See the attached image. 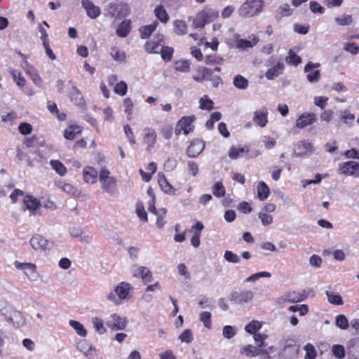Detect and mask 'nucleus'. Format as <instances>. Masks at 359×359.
<instances>
[{
	"mask_svg": "<svg viewBox=\"0 0 359 359\" xmlns=\"http://www.w3.org/2000/svg\"><path fill=\"white\" fill-rule=\"evenodd\" d=\"M313 151V144L308 140H303L298 142L294 149L293 156L295 157H302L310 155Z\"/></svg>",
	"mask_w": 359,
	"mask_h": 359,
	"instance_id": "9b49d317",
	"label": "nucleus"
},
{
	"mask_svg": "<svg viewBox=\"0 0 359 359\" xmlns=\"http://www.w3.org/2000/svg\"><path fill=\"white\" fill-rule=\"evenodd\" d=\"M161 55V57L166 62L170 61L172 59L173 49L168 46H163L160 52Z\"/></svg>",
	"mask_w": 359,
	"mask_h": 359,
	"instance_id": "5fc2aeb1",
	"label": "nucleus"
},
{
	"mask_svg": "<svg viewBox=\"0 0 359 359\" xmlns=\"http://www.w3.org/2000/svg\"><path fill=\"white\" fill-rule=\"evenodd\" d=\"M11 74L12 75L18 86L22 88L25 86L26 80L23 76H22L20 72L15 70H12L11 71Z\"/></svg>",
	"mask_w": 359,
	"mask_h": 359,
	"instance_id": "3c124183",
	"label": "nucleus"
},
{
	"mask_svg": "<svg viewBox=\"0 0 359 359\" xmlns=\"http://www.w3.org/2000/svg\"><path fill=\"white\" fill-rule=\"evenodd\" d=\"M336 325L341 330H346L348 327V321L344 315H339L336 318Z\"/></svg>",
	"mask_w": 359,
	"mask_h": 359,
	"instance_id": "6e6d98bb",
	"label": "nucleus"
},
{
	"mask_svg": "<svg viewBox=\"0 0 359 359\" xmlns=\"http://www.w3.org/2000/svg\"><path fill=\"white\" fill-rule=\"evenodd\" d=\"M255 297V292L247 289L236 290L232 291L229 295V299L233 304L244 306L251 302Z\"/></svg>",
	"mask_w": 359,
	"mask_h": 359,
	"instance_id": "7ed1b4c3",
	"label": "nucleus"
},
{
	"mask_svg": "<svg viewBox=\"0 0 359 359\" xmlns=\"http://www.w3.org/2000/svg\"><path fill=\"white\" fill-rule=\"evenodd\" d=\"M157 21L153 22L149 25L142 27L140 29L142 39H147L150 36L153 32H154L158 26Z\"/></svg>",
	"mask_w": 359,
	"mask_h": 359,
	"instance_id": "c85d7f7f",
	"label": "nucleus"
},
{
	"mask_svg": "<svg viewBox=\"0 0 359 359\" xmlns=\"http://www.w3.org/2000/svg\"><path fill=\"white\" fill-rule=\"evenodd\" d=\"M241 353L245 355L248 357H255L259 355L264 354L266 353V351L259 348L258 347L253 346L252 345L245 346L241 349Z\"/></svg>",
	"mask_w": 359,
	"mask_h": 359,
	"instance_id": "5701e85b",
	"label": "nucleus"
},
{
	"mask_svg": "<svg viewBox=\"0 0 359 359\" xmlns=\"http://www.w3.org/2000/svg\"><path fill=\"white\" fill-rule=\"evenodd\" d=\"M69 324L76 331L78 335L82 337H86L87 330L81 323L74 320H70Z\"/></svg>",
	"mask_w": 359,
	"mask_h": 359,
	"instance_id": "c9c22d12",
	"label": "nucleus"
},
{
	"mask_svg": "<svg viewBox=\"0 0 359 359\" xmlns=\"http://www.w3.org/2000/svg\"><path fill=\"white\" fill-rule=\"evenodd\" d=\"M173 67L177 72H188L190 70V62L187 60H176L173 63Z\"/></svg>",
	"mask_w": 359,
	"mask_h": 359,
	"instance_id": "2f4dec72",
	"label": "nucleus"
},
{
	"mask_svg": "<svg viewBox=\"0 0 359 359\" xmlns=\"http://www.w3.org/2000/svg\"><path fill=\"white\" fill-rule=\"evenodd\" d=\"M127 84L124 81H120L116 84L114 87V92L121 95L123 96L127 93Z\"/></svg>",
	"mask_w": 359,
	"mask_h": 359,
	"instance_id": "0e129e2a",
	"label": "nucleus"
},
{
	"mask_svg": "<svg viewBox=\"0 0 359 359\" xmlns=\"http://www.w3.org/2000/svg\"><path fill=\"white\" fill-rule=\"evenodd\" d=\"M226 193L225 188L221 182H217L212 187V194L217 198L224 196Z\"/></svg>",
	"mask_w": 359,
	"mask_h": 359,
	"instance_id": "a18cd8bd",
	"label": "nucleus"
},
{
	"mask_svg": "<svg viewBox=\"0 0 359 359\" xmlns=\"http://www.w3.org/2000/svg\"><path fill=\"white\" fill-rule=\"evenodd\" d=\"M204 147L205 144L202 141L199 140H194L188 147L187 154L191 158H195L203 151Z\"/></svg>",
	"mask_w": 359,
	"mask_h": 359,
	"instance_id": "2eb2a0df",
	"label": "nucleus"
},
{
	"mask_svg": "<svg viewBox=\"0 0 359 359\" xmlns=\"http://www.w3.org/2000/svg\"><path fill=\"white\" fill-rule=\"evenodd\" d=\"M81 133V128L79 126H69L64 133V137L67 140H74L77 134Z\"/></svg>",
	"mask_w": 359,
	"mask_h": 359,
	"instance_id": "7c9ffc66",
	"label": "nucleus"
},
{
	"mask_svg": "<svg viewBox=\"0 0 359 359\" xmlns=\"http://www.w3.org/2000/svg\"><path fill=\"white\" fill-rule=\"evenodd\" d=\"M285 61L289 65L297 66L301 63L302 59L299 55H296L292 50H290L285 57Z\"/></svg>",
	"mask_w": 359,
	"mask_h": 359,
	"instance_id": "a19ab883",
	"label": "nucleus"
},
{
	"mask_svg": "<svg viewBox=\"0 0 359 359\" xmlns=\"http://www.w3.org/2000/svg\"><path fill=\"white\" fill-rule=\"evenodd\" d=\"M128 320L126 317L121 316L117 313L111 314L106 321L107 326L111 330H123L126 328Z\"/></svg>",
	"mask_w": 359,
	"mask_h": 359,
	"instance_id": "0eeeda50",
	"label": "nucleus"
},
{
	"mask_svg": "<svg viewBox=\"0 0 359 359\" xmlns=\"http://www.w3.org/2000/svg\"><path fill=\"white\" fill-rule=\"evenodd\" d=\"M92 323L94 328L99 334H103L106 332V329L104 327L103 321L98 317H94L92 319Z\"/></svg>",
	"mask_w": 359,
	"mask_h": 359,
	"instance_id": "c03bdc74",
	"label": "nucleus"
},
{
	"mask_svg": "<svg viewBox=\"0 0 359 359\" xmlns=\"http://www.w3.org/2000/svg\"><path fill=\"white\" fill-rule=\"evenodd\" d=\"M344 49L351 55H356L359 52V46L354 42L347 43L344 45Z\"/></svg>",
	"mask_w": 359,
	"mask_h": 359,
	"instance_id": "774afa93",
	"label": "nucleus"
},
{
	"mask_svg": "<svg viewBox=\"0 0 359 359\" xmlns=\"http://www.w3.org/2000/svg\"><path fill=\"white\" fill-rule=\"evenodd\" d=\"M70 100L74 104L79 107H83L85 105V101L81 92L74 86H72Z\"/></svg>",
	"mask_w": 359,
	"mask_h": 359,
	"instance_id": "b1692460",
	"label": "nucleus"
},
{
	"mask_svg": "<svg viewBox=\"0 0 359 359\" xmlns=\"http://www.w3.org/2000/svg\"><path fill=\"white\" fill-rule=\"evenodd\" d=\"M155 16L163 23H166L169 20V15L162 5L157 6L154 9Z\"/></svg>",
	"mask_w": 359,
	"mask_h": 359,
	"instance_id": "c756f323",
	"label": "nucleus"
},
{
	"mask_svg": "<svg viewBox=\"0 0 359 359\" xmlns=\"http://www.w3.org/2000/svg\"><path fill=\"white\" fill-rule=\"evenodd\" d=\"M262 327V324L257 320H252L245 327V330L250 334H257V331Z\"/></svg>",
	"mask_w": 359,
	"mask_h": 359,
	"instance_id": "49530a36",
	"label": "nucleus"
},
{
	"mask_svg": "<svg viewBox=\"0 0 359 359\" xmlns=\"http://www.w3.org/2000/svg\"><path fill=\"white\" fill-rule=\"evenodd\" d=\"M50 165L59 175L64 176L67 173V168L59 160H50Z\"/></svg>",
	"mask_w": 359,
	"mask_h": 359,
	"instance_id": "72a5a7b5",
	"label": "nucleus"
},
{
	"mask_svg": "<svg viewBox=\"0 0 359 359\" xmlns=\"http://www.w3.org/2000/svg\"><path fill=\"white\" fill-rule=\"evenodd\" d=\"M306 79L310 83H317L320 79V73L319 70L313 69L309 72H306Z\"/></svg>",
	"mask_w": 359,
	"mask_h": 359,
	"instance_id": "13d9d810",
	"label": "nucleus"
},
{
	"mask_svg": "<svg viewBox=\"0 0 359 359\" xmlns=\"http://www.w3.org/2000/svg\"><path fill=\"white\" fill-rule=\"evenodd\" d=\"M201 12L203 13V16L205 18L208 23L214 21L215 19L217 18L219 15L217 11L209 8L202 10Z\"/></svg>",
	"mask_w": 359,
	"mask_h": 359,
	"instance_id": "de8ad7c7",
	"label": "nucleus"
},
{
	"mask_svg": "<svg viewBox=\"0 0 359 359\" xmlns=\"http://www.w3.org/2000/svg\"><path fill=\"white\" fill-rule=\"evenodd\" d=\"M304 296L303 294L296 291H290L281 297V300L283 302H299L303 301Z\"/></svg>",
	"mask_w": 359,
	"mask_h": 359,
	"instance_id": "4be33fe9",
	"label": "nucleus"
},
{
	"mask_svg": "<svg viewBox=\"0 0 359 359\" xmlns=\"http://www.w3.org/2000/svg\"><path fill=\"white\" fill-rule=\"evenodd\" d=\"M104 15L114 18V19H121L128 16L130 13V8L126 4L109 3L104 9Z\"/></svg>",
	"mask_w": 359,
	"mask_h": 359,
	"instance_id": "20e7f679",
	"label": "nucleus"
},
{
	"mask_svg": "<svg viewBox=\"0 0 359 359\" xmlns=\"http://www.w3.org/2000/svg\"><path fill=\"white\" fill-rule=\"evenodd\" d=\"M262 8V0H246L239 8L238 12L241 17L248 18L260 13Z\"/></svg>",
	"mask_w": 359,
	"mask_h": 359,
	"instance_id": "f03ea898",
	"label": "nucleus"
},
{
	"mask_svg": "<svg viewBox=\"0 0 359 359\" xmlns=\"http://www.w3.org/2000/svg\"><path fill=\"white\" fill-rule=\"evenodd\" d=\"M200 320L203 323L204 326L210 329L212 327L211 313L208 311H203L200 313Z\"/></svg>",
	"mask_w": 359,
	"mask_h": 359,
	"instance_id": "864d4df0",
	"label": "nucleus"
},
{
	"mask_svg": "<svg viewBox=\"0 0 359 359\" xmlns=\"http://www.w3.org/2000/svg\"><path fill=\"white\" fill-rule=\"evenodd\" d=\"M123 107L124 111L127 114V117L128 120L131 119V116L133 114V103L130 98L127 97L123 100Z\"/></svg>",
	"mask_w": 359,
	"mask_h": 359,
	"instance_id": "603ef678",
	"label": "nucleus"
},
{
	"mask_svg": "<svg viewBox=\"0 0 359 359\" xmlns=\"http://www.w3.org/2000/svg\"><path fill=\"white\" fill-rule=\"evenodd\" d=\"M271 273L267 272V271H261V272H257L256 273H254V274L248 276L245 280V282H246V283L255 282L261 278H271Z\"/></svg>",
	"mask_w": 359,
	"mask_h": 359,
	"instance_id": "37998d69",
	"label": "nucleus"
},
{
	"mask_svg": "<svg viewBox=\"0 0 359 359\" xmlns=\"http://www.w3.org/2000/svg\"><path fill=\"white\" fill-rule=\"evenodd\" d=\"M258 42V39L253 38L252 41L246 39H240L237 41V47L240 49H248L255 46Z\"/></svg>",
	"mask_w": 359,
	"mask_h": 359,
	"instance_id": "4c0bfd02",
	"label": "nucleus"
},
{
	"mask_svg": "<svg viewBox=\"0 0 359 359\" xmlns=\"http://www.w3.org/2000/svg\"><path fill=\"white\" fill-rule=\"evenodd\" d=\"M233 85L238 89L245 90L248 86V81L241 75H236L233 79Z\"/></svg>",
	"mask_w": 359,
	"mask_h": 359,
	"instance_id": "58836bf2",
	"label": "nucleus"
},
{
	"mask_svg": "<svg viewBox=\"0 0 359 359\" xmlns=\"http://www.w3.org/2000/svg\"><path fill=\"white\" fill-rule=\"evenodd\" d=\"M99 181L103 192L110 196H114L117 191V180L110 174L109 170L105 167L100 168L99 172Z\"/></svg>",
	"mask_w": 359,
	"mask_h": 359,
	"instance_id": "f257e3e1",
	"label": "nucleus"
},
{
	"mask_svg": "<svg viewBox=\"0 0 359 359\" xmlns=\"http://www.w3.org/2000/svg\"><path fill=\"white\" fill-rule=\"evenodd\" d=\"M268 109L265 107L257 109L253 114L252 121L255 125L264 128L268 123Z\"/></svg>",
	"mask_w": 359,
	"mask_h": 359,
	"instance_id": "f8f14e48",
	"label": "nucleus"
},
{
	"mask_svg": "<svg viewBox=\"0 0 359 359\" xmlns=\"http://www.w3.org/2000/svg\"><path fill=\"white\" fill-rule=\"evenodd\" d=\"M130 21L123 20L116 29V34L120 37H126L130 32Z\"/></svg>",
	"mask_w": 359,
	"mask_h": 359,
	"instance_id": "bb28decb",
	"label": "nucleus"
},
{
	"mask_svg": "<svg viewBox=\"0 0 359 359\" xmlns=\"http://www.w3.org/2000/svg\"><path fill=\"white\" fill-rule=\"evenodd\" d=\"M269 195V189L264 182H260L257 185V196L260 201L266 200Z\"/></svg>",
	"mask_w": 359,
	"mask_h": 359,
	"instance_id": "473e14b6",
	"label": "nucleus"
},
{
	"mask_svg": "<svg viewBox=\"0 0 359 359\" xmlns=\"http://www.w3.org/2000/svg\"><path fill=\"white\" fill-rule=\"evenodd\" d=\"M335 22L341 26H347L352 23L353 18L351 15H345L335 18Z\"/></svg>",
	"mask_w": 359,
	"mask_h": 359,
	"instance_id": "052dcab7",
	"label": "nucleus"
},
{
	"mask_svg": "<svg viewBox=\"0 0 359 359\" xmlns=\"http://www.w3.org/2000/svg\"><path fill=\"white\" fill-rule=\"evenodd\" d=\"M158 183L161 190L167 194L175 195V189L168 182L165 175L163 173L158 174Z\"/></svg>",
	"mask_w": 359,
	"mask_h": 359,
	"instance_id": "aec40b11",
	"label": "nucleus"
},
{
	"mask_svg": "<svg viewBox=\"0 0 359 359\" xmlns=\"http://www.w3.org/2000/svg\"><path fill=\"white\" fill-rule=\"evenodd\" d=\"M325 294L329 303L334 305L343 304V301L340 295L330 292L329 291H326Z\"/></svg>",
	"mask_w": 359,
	"mask_h": 359,
	"instance_id": "09e8293b",
	"label": "nucleus"
},
{
	"mask_svg": "<svg viewBox=\"0 0 359 359\" xmlns=\"http://www.w3.org/2000/svg\"><path fill=\"white\" fill-rule=\"evenodd\" d=\"M224 258L229 263L238 264L241 262L239 256L230 250H226L224 252Z\"/></svg>",
	"mask_w": 359,
	"mask_h": 359,
	"instance_id": "8fccbe9b",
	"label": "nucleus"
},
{
	"mask_svg": "<svg viewBox=\"0 0 359 359\" xmlns=\"http://www.w3.org/2000/svg\"><path fill=\"white\" fill-rule=\"evenodd\" d=\"M163 40V35H158L157 39L147 41L145 44V50L149 53H158L161 50V42Z\"/></svg>",
	"mask_w": 359,
	"mask_h": 359,
	"instance_id": "6ab92c4d",
	"label": "nucleus"
},
{
	"mask_svg": "<svg viewBox=\"0 0 359 359\" xmlns=\"http://www.w3.org/2000/svg\"><path fill=\"white\" fill-rule=\"evenodd\" d=\"M143 143L147 146L146 150L150 151L154 147L157 140V134L152 128H144L142 130Z\"/></svg>",
	"mask_w": 359,
	"mask_h": 359,
	"instance_id": "9d476101",
	"label": "nucleus"
},
{
	"mask_svg": "<svg viewBox=\"0 0 359 359\" xmlns=\"http://www.w3.org/2000/svg\"><path fill=\"white\" fill-rule=\"evenodd\" d=\"M306 351L305 359H315L316 356V351L314 346L311 344H307L304 346Z\"/></svg>",
	"mask_w": 359,
	"mask_h": 359,
	"instance_id": "69168bd1",
	"label": "nucleus"
},
{
	"mask_svg": "<svg viewBox=\"0 0 359 359\" xmlns=\"http://www.w3.org/2000/svg\"><path fill=\"white\" fill-rule=\"evenodd\" d=\"M140 272L142 273L140 277L142 279L143 282L147 283L151 282L152 280V273L150 270L145 266H140Z\"/></svg>",
	"mask_w": 359,
	"mask_h": 359,
	"instance_id": "e2e57ef3",
	"label": "nucleus"
},
{
	"mask_svg": "<svg viewBox=\"0 0 359 359\" xmlns=\"http://www.w3.org/2000/svg\"><path fill=\"white\" fill-rule=\"evenodd\" d=\"M55 185L59 189L69 195L78 196L79 194V191L74 186L62 180L55 182Z\"/></svg>",
	"mask_w": 359,
	"mask_h": 359,
	"instance_id": "412c9836",
	"label": "nucleus"
},
{
	"mask_svg": "<svg viewBox=\"0 0 359 359\" xmlns=\"http://www.w3.org/2000/svg\"><path fill=\"white\" fill-rule=\"evenodd\" d=\"M199 107L203 110L210 111L213 108V102L205 95L199 100Z\"/></svg>",
	"mask_w": 359,
	"mask_h": 359,
	"instance_id": "ea45409f",
	"label": "nucleus"
},
{
	"mask_svg": "<svg viewBox=\"0 0 359 359\" xmlns=\"http://www.w3.org/2000/svg\"><path fill=\"white\" fill-rule=\"evenodd\" d=\"M355 119V115L352 114L348 109H344L340 111L339 120L344 124L351 127L353 121Z\"/></svg>",
	"mask_w": 359,
	"mask_h": 359,
	"instance_id": "cd10ccee",
	"label": "nucleus"
},
{
	"mask_svg": "<svg viewBox=\"0 0 359 359\" xmlns=\"http://www.w3.org/2000/svg\"><path fill=\"white\" fill-rule=\"evenodd\" d=\"M195 120V116H186L182 117L177 123L175 133L176 135H179L182 133L188 135L194 130L193 122Z\"/></svg>",
	"mask_w": 359,
	"mask_h": 359,
	"instance_id": "423d86ee",
	"label": "nucleus"
},
{
	"mask_svg": "<svg viewBox=\"0 0 359 359\" xmlns=\"http://www.w3.org/2000/svg\"><path fill=\"white\" fill-rule=\"evenodd\" d=\"M249 149L247 147H231L229 151V156L231 159H237L241 156L243 153H247Z\"/></svg>",
	"mask_w": 359,
	"mask_h": 359,
	"instance_id": "f704fd0d",
	"label": "nucleus"
},
{
	"mask_svg": "<svg viewBox=\"0 0 359 359\" xmlns=\"http://www.w3.org/2000/svg\"><path fill=\"white\" fill-rule=\"evenodd\" d=\"M223 59L215 54L208 55L205 57V62L208 65H219Z\"/></svg>",
	"mask_w": 359,
	"mask_h": 359,
	"instance_id": "4d7b16f0",
	"label": "nucleus"
},
{
	"mask_svg": "<svg viewBox=\"0 0 359 359\" xmlns=\"http://www.w3.org/2000/svg\"><path fill=\"white\" fill-rule=\"evenodd\" d=\"M208 22L206 21L201 11L198 13L196 16L194 18H193V27L194 28H202Z\"/></svg>",
	"mask_w": 359,
	"mask_h": 359,
	"instance_id": "79ce46f5",
	"label": "nucleus"
},
{
	"mask_svg": "<svg viewBox=\"0 0 359 359\" xmlns=\"http://www.w3.org/2000/svg\"><path fill=\"white\" fill-rule=\"evenodd\" d=\"M30 245L35 250H45L48 244V241L42 236L36 234L30 239Z\"/></svg>",
	"mask_w": 359,
	"mask_h": 359,
	"instance_id": "f3484780",
	"label": "nucleus"
},
{
	"mask_svg": "<svg viewBox=\"0 0 359 359\" xmlns=\"http://www.w3.org/2000/svg\"><path fill=\"white\" fill-rule=\"evenodd\" d=\"M359 169V164L356 161H346L340 163L338 167V173L348 176H355L359 177V173L357 171Z\"/></svg>",
	"mask_w": 359,
	"mask_h": 359,
	"instance_id": "1a4fd4ad",
	"label": "nucleus"
},
{
	"mask_svg": "<svg viewBox=\"0 0 359 359\" xmlns=\"http://www.w3.org/2000/svg\"><path fill=\"white\" fill-rule=\"evenodd\" d=\"M136 213L142 221H147V213L144 210V207L142 203H137L136 204Z\"/></svg>",
	"mask_w": 359,
	"mask_h": 359,
	"instance_id": "680f3d73",
	"label": "nucleus"
},
{
	"mask_svg": "<svg viewBox=\"0 0 359 359\" xmlns=\"http://www.w3.org/2000/svg\"><path fill=\"white\" fill-rule=\"evenodd\" d=\"M81 6L86 10L87 15L91 19L97 18L101 13L100 8L91 0H81Z\"/></svg>",
	"mask_w": 359,
	"mask_h": 359,
	"instance_id": "ddd939ff",
	"label": "nucleus"
},
{
	"mask_svg": "<svg viewBox=\"0 0 359 359\" xmlns=\"http://www.w3.org/2000/svg\"><path fill=\"white\" fill-rule=\"evenodd\" d=\"M179 339L182 342L187 344L191 343L194 339L191 330L190 329H186L184 330V332L179 336Z\"/></svg>",
	"mask_w": 359,
	"mask_h": 359,
	"instance_id": "bf43d9fd",
	"label": "nucleus"
},
{
	"mask_svg": "<svg viewBox=\"0 0 359 359\" xmlns=\"http://www.w3.org/2000/svg\"><path fill=\"white\" fill-rule=\"evenodd\" d=\"M130 290V285L129 283L121 282L115 287L114 291L107 294V299L116 305L121 304L122 300L128 298Z\"/></svg>",
	"mask_w": 359,
	"mask_h": 359,
	"instance_id": "39448f33",
	"label": "nucleus"
},
{
	"mask_svg": "<svg viewBox=\"0 0 359 359\" xmlns=\"http://www.w3.org/2000/svg\"><path fill=\"white\" fill-rule=\"evenodd\" d=\"M21 67L25 73L29 76V77L37 72V70L32 65H30L27 60L22 61L21 63Z\"/></svg>",
	"mask_w": 359,
	"mask_h": 359,
	"instance_id": "338daca9",
	"label": "nucleus"
},
{
	"mask_svg": "<svg viewBox=\"0 0 359 359\" xmlns=\"http://www.w3.org/2000/svg\"><path fill=\"white\" fill-rule=\"evenodd\" d=\"M13 265L17 269L22 270L30 280H36L38 276L36 271V266L34 264L15 261Z\"/></svg>",
	"mask_w": 359,
	"mask_h": 359,
	"instance_id": "6e6552de",
	"label": "nucleus"
},
{
	"mask_svg": "<svg viewBox=\"0 0 359 359\" xmlns=\"http://www.w3.org/2000/svg\"><path fill=\"white\" fill-rule=\"evenodd\" d=\"M23 203L26 208L31 211L36 210L40 207V201L32 196H25L23 199Z\"/></svg>",
	"mask_w": 359,
	"mask_h": 359,
	"instance_id": "393cba45",
	"label": "nucleus"
},
{
	"mask_svg": "<svg viewBox=\"0 0 359 359\" xmlns=\"http://www.w3.org/2000/svg\"><path fill=\"white\" fill-rule=\"evenodd\" d=\"M98 176L97 171L92 166H86L83 170V180L88 184H95Z\"/></svg>",
	"mask_w": 359,
	"mask_h": 359,
	"instance_id": "dca6fc26",
	"label": "nucleus"
},
{
	"mask_svg": "<svg viewBox=\"0 0 359 359\" xmlns=\"http://www.w3.org/2000/svg\"><path fill=\"white\" fill-rule=\"evenodd\" d=\"M110 55L114 60L118 62H123L126 61L125 53L117 47H113L111 48Z\"/></svg>",
	"mask_w": 359,
	"mask_h": 359,
	"instance_id": "e433bc0d",
	"label": "nucleus"
},
{
	"mask_svg": "<svg viewBox=\"0 0 359 359\" xmlns=\"http://www.w3.org/2000/svg\"><path fill=\"white\" fill-rule=\"evenodd\" d=\"M316 121V116L313 113H304L296 120V127L304 128L305 127L313 124Z\"/></svg>",
	"mask_w": 359,
	"mask_h": 359,
	"instance_id": "4468645a",
	"label": "nucleus"
},
{
	"mask_svg": "<svg viewBox=\"0 0 359 359\" xmlns=\"http://www.w3.org/2000/svg\"><path fill=\"white\" fill-rule=\"evenodd\" d=\"M174 32L177 35H184L187 33L188 27L185 21L176 20L173 22Z\"/></svg>",
	"mask_w": 359,
	"mask_h": 359,
	"instance_id": "a878e982",
	"label": "nucleus"
},
{
	"mask_svg": "<svg viewBox=\"0 0 359 359\" xmlns=\"http://www.w3.org/2000/svg\"><path fill=\"white\" fill-rule=\"evenodd\" d=\"M285 68V65L283 61H278L277 64L271 67L266 72V76L269 80H273L280 75Z\"/></svg>",
	"mask_w": 359,
	"mask_h": 359,
	"instance_id": "a211bd4d",
	"label": "nucleus"
}]
</instances>
